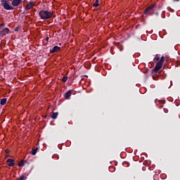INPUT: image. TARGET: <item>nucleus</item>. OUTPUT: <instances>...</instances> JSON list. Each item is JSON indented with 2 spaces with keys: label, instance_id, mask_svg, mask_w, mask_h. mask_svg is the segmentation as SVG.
Masks as SVG:
<instances>
[{
  "label": "nucleus",
  "instance_id": "obj_1",
  "mask_svg": "<svg viewBox=\"0 0 180 180\" xmlns=\"http://www.w3.org/2000/svg\"><path fill=\"white\" fill-rule=\"evenodd\" d=\"M11 0H1V5L6 11H13L15 6H19L20 4H22V0H13L11 5L10 6Z\"/></svg>",
  "mask_w": 180,
  "mask_h": 180
},
{
  "label": "nucleus",
  "instance_id": "obj_2",
  "mask_svg": "<svg viewBox=\"0 0 180 180\" xmlns=\"http://www.w3.org/2000/svg\"><path fill=\"white\" fill-rule=\"evenodd\" d=\"M39 16L42 20H47L51 18H56L54 11H49L47 10H41L39 12Z\"/></svg>",
  "mask_w": 180,
  "mask_h": 180
},
{
  "label": "nucleus",
  "instance_id": "obj_3",
  "mask_svg": "<svg viewBox=\"0 0 180 180\" xmlns=\"http://www.w3.org/2000/svg\"><path fill=\"white\" fill-rule=\"evenodd\" d=\"M164 60H165V58L164 56H162L159 62L155 65V68L152 70V74L153 75H155L162 68V65L164 64Z\"/></svg>",
  "mask_w": 180,
  "mask_h": 180
},
{
  "label": "nucleus",
  "instance_id": "obj_4",
  "mask_svg": "<svg viewBox=\"0 0 180 180\" xmlns=\"http://www.w3.org/2000/svg\"><path fill=\"white\" fill-rule=\"evenodd\" d=\"M154 8H155V4L148 6L144 10L143 15H146V16H153L154 15Z\"/></svg>",
  "mask_w": 180,
  "mask_h": 180
},
{
  "label": "nucleus",
  "instance_id": "obj_5",
  "mask_svg": "<svg viewBox=\"0 0 180 180\" xmlns=\"http://www.w3.org/2000/svg\"><path fill=\"white\" fill-rule=\"evenodd\" d=\"M8 33H9V28L8 27L0 30V36H2V37H4V36H6Z\"/></svg>",
  "mask_w": 180,
  "mask_h": 180
},
{
  "label": "nucleus",
  "instance_id": "obj_6",
  "mask_svg": "<svg viewBox=\"0 0 180 180\" xmlns=\"http://www.w3.org/2000/svg\"><path fill=\"white\" fill-rule=\"evenodd\" d=\"M8 167H15V160L8 158L6 161Z\"/></svg>",
  "mask_w": 180,
  "mask_h": 180
},
{
  "label": "nucleus",
  "instance_id": "obj_7",
  "mask_svg": "<svg viewBox=\"0 0 180 180\" xmlns=\"http://www.w3.org/2000/svg\"><path fill=\"white\" fill-rule=\"evenodd\" d=\"M60 50H61V47L55 46L51 50H50V53L51 54H54V53H57L58 51H60Z\"/></svg>",
  "mask_w": 180,
  "mask_h": 180
},
{
  "label": "nucleus",
  "instance_id": "obj_8",
  "mask_svg": "<svg viewBox=\"0 0 180 180\" xmlns=\"http://www.w3.org/2000/svg\"><path fill=\"white\" fill-rule=\"evenodd\" d=\"M72 94V90H69L65 94V99H70V96H71Z\"/></svg>",
  "mask_w": 180,
  "mask_h": 180
},
{
  "label": "nucleus",
  "instance_id": "obj_9",
  "mask_svg": "<svg viewBox=\"0 0 180 180\" xmlns=\"http://www.w3.org/2000/svg\"><path fill=\"white\" fill-rule=\"evenodd\" d=\"M32 8H33V4L30 3L26 5V6L25 7V10L29 11L30 9H32Z\"/></svg>",
  "mask_w": 180,
  "mask_h": 180
},
{
  "label": "nucleus",
  "instance_id": "obj_10",
  "mask_svg": "<svg viewBox=\"0 0 180 180\" xmlns=\"http://www.w3.org/2000/svg\"><path fill=\"white\" fill-rule=\"evenodd\" d=\"M57 116H58V112H52V114L51 115V119L56 120L57 119Z\"/></svg>",
  "mask_w": 180,
  "mask_h": 180
},
{
  "label": "nucleus",
  "instance_id": "obj_11",
  "mask_svg": "<svg viewBox=\"0 0 180 180\" xmlns=\"http://www.w3.org/2000/svg\"><path fill=\"white\" fill-rule=\"evenodd\" d=\"M37 150H39L38 147L33 148L31 151L32 155H36V154L37 153Z\"/></svg>",
  "mask_w": 180,
  "mask_h": 180
},
{
  "label": "nucleus",
  "instance_id": "obj_12",
  "mask_svg": "<svg viewBox=\"0 0 180 180\" xmlns=\"http://www.w3.org/2000/svg\"><path fill=\"white\" fill-rule=\"evenodd\" d=\"M6 101H8L6 98H2L0 101V105H4L6 103Z\"/></svg>",
  "mask_w": 180,
  "mask_h": 180
},
{
  "label": "nucleus",
  "instance_id": "obj_13",
  "mask_svg": "<svg viewBox=\"0 0 180 180\" xmlns=\"http://www.w3.org/2000/svg\"><path fill=\"white\" fill-rule=\"evenodd\" d=\"M93 6L94 8H98V6H99V0H96L95 3L93 4Z\"/></svg>",
  "mask_w": 180,
  "mask_h": 180
},
{
  "label": "nucleus",
  "instance_id": "obj_14",
  "mask_svg": "<svg viewBox=\"0 0 180 180\" xmlns=\"http://www.w3.org/2000/svg\"><path fill=\"white\" fill-rule=\"evenodd\" d=\"M25 166V161L20 160L18 163V167H24Z\"/></svg>",
  "mask_w": 180,
  "mask_h": 180
},
{
  "label": "nucleus",
  "instance_id": "obj_15",
  "mask_svg": "<svg viewBox=\"0 0 180 180\" xmlns=\"http://www.w3.org/2000/svg\"><path fill=\"white\" fill-rule=\"evenodd\" d=\"M153 61L155 63H157V61H160V56H158V55H156V56L153 59Z\"/></svg>",
  "mask_w": 180,
  "mask_h": 180
},
{
  "label": "nucleus",
  "instance_id": "obj_16",
  "mask_svg": "<svg viewBox=\"0 0 180 180\" xmlns=\"http://www.w3.org/2000/svg\"><path fill=\"white\" fill-rule=\"evenodd\" d=\"M67 79H68V77L65 76L62 79V82H67Z\"/></svg>",
  "mask_w": 180,
  "mask_h": 180
},
{
  "label": "nucleus",
  "instance_id": "obj_17",
  "mask_svg": "<svg viewBox=\"0 0 180 180\" xmlns=\"http://www.w3.org/2000/svg\"><path fill=\"white\" fill-rule=\"evenodd\" d=\"M5 27V23L0 24V30H2V28Z\"/></svg>",
  "mask_w": 180,
  "mask_h": 180
},
{
  "label": "nucleus",
  "instance_id": "obj_18",
  "mask_svg": "<svg viewBox=\"0 0 180 180\" xmlns=\"http://www.w3.org/2000/svg\"><path fill=\"white\" fill-rule=\"evenodd\" d=\"M15 32H19L20 30V27H17L15 28Z\"/></svg>",
  "mask_w": 180,
  "mask_h": 180
},
{
  "label": "nucleus",
  "instance_id": "obj_19",
  "mask_svg": "<svg viewBox=\"0 0 180 180\" xmlns=\"http://www.w3.org/2000/svg\"><path fill=\"white\" fill-rule=\"evenodd\" d=\"M17 180H25V176H20V178L17 179Z\"/></svg>",
  "mask_w": 180,
  "mask_h": 180
},
{
  "label": "nucleus",
  "instance_id": "obj_20",
  "mask_svg": "<svg viewBox=\"0 0 180 180\" xmlns=\"http://www.w3.org/2000/svg\"><path fill=\"white\" fill-rule=\"evenodd\" d=\"M5 153H6V154H9V153H11V150H9L8 149H6L5 150Z\"/></svg>",
  "mask_w": 180,
  "mask_h": 180
},
{
  "label": "nucleus",
  "instance_id": "obj_21",
  "mask_svg": "<svg viewBox=\"0 0 180 180\" xmlns=\"http://www.w3.org/2000/svg\"><path fill=\"white\" fill-rule=\"evenodd\" d=\"M49 39L50 38L49 37H46V39H45L46 41H49Z\"/></svg>",
  "mask_w": 180,
  "mask_h": 180
},
{
  "label": "nucleus",
  "instance_id": "obj_22",
  "mask_svg": "<svg viewBox=\"0 0 180 180\" xmlns=\"http://www.w3.org/2000/svg\"><path fill=\"white\" fill-rule=\"evenodd\" d=\"M165 113H168V109H164Z\"/></svg>",
  "mask_w": 180,
  "mask_h": 180
},
{
  "label": "nucleus",
  "instance_id": "obj_23",
  "mask_svg": "<svg viewBox=\"0 0 180 180\" xmlns=\"http://www.w3.org/2000/svg\"><path fill=\"white\" fill-rule=\"evenodd\" d=\"M155 15L156 16H158V15H159L158 12L155 13Z\"/></svg>",
  "mask_w": 180,
  "mask_h": 180
},
{
  "label": "nucleus",
  "instance_id": "obj_24",
  "mask_svg": "<svg viewBox=\"0 0 180 180\" xmlns=\"http://www.w3.org/2000/svg\"><path fill=\"white\" fill-rule=\"evenodd\" d=\"M174 1H175L178 2L179 0H174Z\"/></svg>",
  "mask_w": 180,
  "mask_h": 180
}]
</instances>
